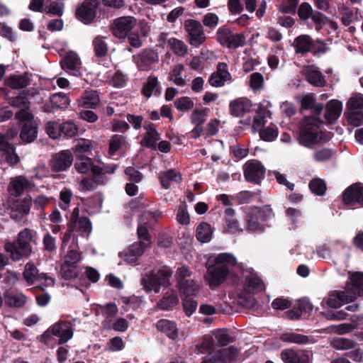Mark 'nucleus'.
Wrapping results in <instances>:
<instances>
[{
	"mask_svg": "<svg viewBox=\"0 0 363 363\" xmlns=\"http://www.w3.org/2000/svg\"><path fill=\"white\" fill-rule=\"evenodd\" d=\"M324 109L323 103L315 104L313 94L304 95L301 100L300 112L310 110L309 116H304L299 122L298 143L308 148H312L315 145L323 144L328 142L333 137L331 132L323 131L320 126L323 121L320 116Z\"/></svg>",
	"mask_w": 363,
	"mask_h": 363,
	"instance_id": "1",
	"label": "nucleus"
},
{
	"mask_svg": "<svg viewBox=\"0 0 363 363\" xmlns=\"http://www.w3.org/2000/svg\"><path fill=\"white\" fill-rule=\"evenodd\" d=\"M36 232L29 228L21 230L16 240L6 242L5 251L9 254V257L14 262L23 258H28L32 254L31 243H36Z\"/></svg>",
	"mask_w": 363,
	"mask_h": 363,
	"instance_id": "2",
	"label": "nucleus"
},
{
	"mask_svg": "<svg viewBox=\"0 0 363 363\" xmlns=\"http://www.w3.org/2000/svg\"><path fill=\"white\" fill-rule=\"evenodd\" d=\"M173 271L167 267H163L157 271H151L140 280L141 285L147 293L152 291L155 294L160 291V288H167L171 285L170 278Z\"/></svg>",
	"mask_w": 363,
	"mask_h": 363,
	"instance_id": "3",
	"label": "nucleus"
},
{
	"mask_svg": "<svg viewBox=\"0 0 363 363\" xmlns=\"http://www.w3.org/2000/svg\"><path fill=\"white\" fill-rule=\"evenodd\" d=\"M292 47L296 55H306L311 52L314 56H319L328 50L326 44L320 39L313 40L309 35L302 34L294 40Z\"/></svg>",
	"mask_w": 363,
	"mask_h": 363,
	"instance_id": "4",
	"label": "nucleus"
},
{
	"mask_svg": "<svg viewBox=\"0 0 363 363\" xmlns=\"http://www.w3.org/2000/svg\"><path fill=\"white\" fill-rule=\"evenodd\" d=\"M345 112L350 125L358 127L363 124V94L355 93L352 95L346 104Z\"/></svg>",
	"mask_w": 363,
	"mask_h": 363,
	"instance_id": "5",
	"label": "nucleus"
},
{
	"mask_svg": "<svg viewBox=\"0 0 363 363\" xmlns=\"http://www.w3.org/2000/svg\"><path fill=\"white\" fill-rule=\"evenodd\" d=\"M216 39L223 47L235 50L246 45V36L242 33H233L228 26L219 28L216 32Z\"/></svg>",
	"mask_w": 363,
	"mask_h": 363,
	"instance_id": "6",
	"label": "nucleus"
},
{
	"mask_svg": "<svg viewBox=\"0 0 363 363\" xmlns=\"http://www.w3.org/2000/svg\"><path fill=\"white\" fill-rule=\"evenodd\" d=\"M272 214L270 208H261L254 207L247 212L245 216L246 228L250 232H262L264 230L263 223L267 221Z\"/></svg>",
	"mask_w": 363,
	"mask_h": 363,
	"instance_id": "7",
	"label": "nucleus"
},
{
	"mask_svg": "<svg viewBox=\"0 0 363 363\" xmlns=\"http://www.w3.org/2000/svg\"><path fill=\"white\" fill-rule=\"evenodd\" d=\"M15 118L21 125V139L26 143L34 141L38 136V126L33 121V115L24 111L16 112Z\"/></svg>",
	"mask_w": 363,
	"mask_h": 363,
	"instance_id": "8",
	"label": "nucleus"
},
{
	"mask_svg": "<svg viewBox=\"0 0 363 363\" xmlns=\"http://www.w3.org/2000/svg\"><path fill=\"white\" fill-rule=\"evenodd\" d=\"M342 203L350 209L363 208V183L355 182L342 193Z\"/></svg>",
	"mask_w": 363,
	"mask_h": 363,
	"instance_id": "9",
	"label": "nucleus"
},
{
	"mask_svg": "<svg viewBox=\"0 0 363 363\" xmlns=\"http://www.w3.org/2000/svg\"><path fill=\"white\" fill-rule=\"evenodd\" d=\"M184 30L187 33L189 44L194 47H199L206 40L203 26L196 20L188 19L185 21Z\"/></svg>",
	"mask_w": 363,
	"mask_h": 363,
	"instance_id": "10",
	"label": "nucleus"
},
{
	"mask_svg": "<svg viewBox=\"0 0 363 363\" xmlns=\"http://www.w3.org/2000/svg\"><path fill=\"white\" fill-rule=\"evenodd\" d=\"M239 351L233 345L218 350L203 357L201 363H228L236 360Z\"/></svg>",
	"mask_w": 363,
	"mask_h": 363,
	"instance_id": "11",
	"label": "nucleus"
},
{
	"mask_svg": "<svg viewBox=\"0 0 363 363\" xmlns=\"http://www.w3.org/2000/svg\"><path fill=\"white\" fill-rule=\"evenodd\" d=\"M265 171L262 162L256 160L247 161L243 167L245 180L254 184H261L264 178Z\"/></svg>",
	"mask_w": 363,
	"mask_h": 363,
	"instance_id": "12",
	"label": "nucleus"
},
{
	"mask_svg": "<svg viewBox=\"0 0 363 363\" xmlns=\"http://www.w3.org/2000/svg\"><path fill=\"white\" fill-rule=\"evenodd\" d=\"M136 19L132 16H123L116 18L111 25L112 34L119 39L127 37L135 26Z\"/></svg>",
	"mask_w": 363,
	"mask_h": 363,
	"instance_id": "13",
	"label": "nucleus"
},
{
	"mask_svg": "<svg viewBox=\"0 0 363 363\" xmlns=\"http://www.w3.org/2000/svg\"><path fill=\"white\" fill-rule=\"evenodd\" d=\"M231 274L228 267L212 264L207 268L206 280L211 288L220 286Z\"/></svg>",
	"mask_w": 363,
	"mask_h": 363,
	"instance_id": "14",
	"label": "nucleus"
},
{
	"mask_svg": "<svg viewBox=\"0 0 363 363\" xmlns=\"http://www.w3.org/2000/svg\"><path fill=\"white\" fill-rule=\"evenodd\" d=\"M51 326L54 335L58 337V345L65 344L73 337L74 327L70 321L60 320Z\"/></svg>",
	"mask_w": 363,
	"mask_h": 363,
	"instance_id": "15",
	"label": "nucleus"
},
{
	"mask_svg": "<svg viewBox=\"0 0 363 363\" xmlns=\"http://www.w3.org/2000/svg\"><path fill=\"white\" fill-rule=\"evenodd\" d=\"M99 8V6L84 1L77 7L75 17L84 24H91L94 21L96 17Z\"/></svg>",
	"mask_w": 363,
	"mask_h": 363,
	"instance_id": "16",
	"label": "nucleus"
},
{
	"mask_svg": "<svg viewBox=\"0 0 363 363\" xmlns=\"http://www.w3.org/2000/svg\"><path fill=\"white\" fill-rule=\"evenodd\" d=\"M73 160V155L70 150H61L52 156L50 167L55 172L67 171L72 164Z\"/></svg>",
	"mask_w": 363,
	"mask_h": 363,
	"instance_id": "17",
	"label": "nucleus"
},
{
	"mask_svg": "<svg viewBox=\"0 0 363 363\" xmlns=\"http://www.w3.org/2000/svg\"><path fill=\"white\" fill-rule=\"evenodd\" d=\"M0 155L1 159L10 166H14L20 162V157L16 152L14 145L9 143L6 138L0 135Z\"/></svg>",
	"mask_w": 363,
	"mask_h": 363,
	"instance_id": "18",
	"label": "nucleus"
},
{
	"mask_svg": "<svg viewBox=\"0 0 363 363\" xmlns=\"http://www.w3.org/2000/svg\"><path fill=\"white\" fill-rule=\"evenodd\" d=\"M108 182L107 176H102L101 169L94 167L92 177H86L82 179L80 186L82 191H94L97 186L105 185Z\"/></svg>",
	"mask_w": 363,
	"mask_h": 363,
	"instance_id": "19",
	"label": "nucleus"
},
{
	"mask_svg": "<svg viewBox=\"0 0 363 363\" xmlns=\"http://www.w3.org/2000/svg\"><path fill=\"white\" fill-rule=\"evenodd\" d=\"M354 297L349 295L346 291H333L324 301L330 308H339L345 303L354 301Z\"/></svg>",
	"mask_w": 363,
	"mask_h": 363,
	"instance_id": "20",
	"label": "nucleus"
},
{
	"mask_svg": "<svg viewBox=\"0 0 363 363\" xmlns=\"http://www.w3.org/2000/svg\"><path fill=\"white\" fill-rule=\"evenodd\" d=\"M280 357L284 363H309L310 357L306 350L285 349L281 351Z\"/></svg>",
	"mask_w": 363,
	"mask_h": 363,
	"instance_id": "21",
	"label": "nucleus"
},
{
	"mask_svg": "<svg viewBox=\"0 0 363 363\" xmlns=\"http://www.w3.org/2000/svg\"><path fill=\"white\" fill-rule=\"evenodd\" d=\"M133 60L140 71H147L157 61V56L152 51L144 50L133 56Z\"/></svg>",
	"mask_w": 363,
	"mask_h": 363,
	"instance_id": "22",
	"label": "nucleus"
},
{
	"mask_svg": "<svg viewBox=\"0 0 363 363\" xmlns=\"http://www.w3.org/2000/svg\"><path fill=\"white\" fill-rule=\"evenodd\" d=\"M252 101L245 97H240L231 101L229 104L230 115L235 117H242L251 111Z\"/></svg>",
	"mask_w": 363,
	"mask_h": 363,
	"instance_id": "23",
	"label": "nucleus"
},
{
	"mask_svg": "<svg viewBox=\"0 0 363 363\" xmlns=\"http://www.w3.org/2000/svg\"><path fill=\"white\" fill-rule=\"evenodd\" d=\"M306 81L315 87H324L326 86V80L325 76L317 67L308 66L303 71Z\"/></svg>",
	"mask_w": 363,
	"mask_h": 363,
	"instance_id": "24",
	"label": "nucleus"
},
{
	"mask_svg": "<svg viewBox=\"0 0 363 363\" xmlns=\"http://www.w3.org/2000/svg\"><path fill=\"white\" fill-rule=\"evenodd\" d=\"M225 226L223 231L227 233L235 234L242 232L238 219L235 218V211L232 208H227L224 211Z\"/></svg>",
	"mask_w": 363,
	"mask_h": 363,
	"instance_id": "25",
	"label": "nucleus"
},
{
	"mask_svg": "<svg viewBox=\"0 0 363 363\" xmlns=\"http://www.w3.org/2000/svg\"><path fill=\"white\" fill-rule=\"evenodd\" d=\"M32 204V198L30 196H26L23 199H17L11 207L13 218L21 220L30 212Z\"/></svg>",
	"mask_w": 363,
	"mask_h": 363,
	"instance_id": "26",
	"label": "nucleus"
},
{
	"mask_svg": "<svg viewBox=\"0 0 363 363\" xmlns=\"http://www.w3.org/2000/svg\"><path fill=\"white\" fill-rule=\"evenodd\" d=\"M31 183L26 177L19 176L12 179L8 186V191L12 196H21L25 190L30 189Z\"/></svg>",
	"mask_w": 363,
	"mask_h": 363,
	"instance_id": "27",
	"label": "nucleus"
},
{
	"mask_svg": "<svg viewBox=\"0 0 363 363\" xmlns=\"http://www.w3.org/2000/svg\"><path fill=\"white\" fill-rule=\"evenodd\" d=\"M351 283L345 290L350 296H354V301L358 296H363V272H354L350 277Z\"/></svg>",
	"mask_w": 363,
	"mask_h": 363,
	"instance_id": "28",
	"label": "nucleus"
},
{
	"mask_svg": "<svg viewBox=\"0 0 363 363\" xmlns=\"http://www.w3.org/2000/svg\"><path fill=\"white\" fill-rule=\"evenodd\" d=\"M60 65L65 71L71 73L72 75L76 77L82 75L79 70L80 59L77 55L69 54L66 55L61 60Z\"/></svg>",
	"mask_w": 363,
	"mask_h": 363,
	"instance_id": "29",
	"label": "nucleus"
},
{
	"mask_svg": "<svg viewBox=\"0 0 363 363\" xmlns=\"http://www.w3.org/2000/svg\"><path fill=\"white\" fill-rule=\"evenodd\" d=\"M149 247L147 245H144V242H135L127 250L123 252L124 260L128 263H135L138 257L143 255L145 249Z\"/></svg>",
	"mask_w": 363,
	"mask_h": 363,
	"instance_id": "30",
	"label": "nucleus"
},
{
	"mask_svg": "<svg viewBox=\"0 0 363 363\" xmlns=\"http://www.w3.org/2000/svg\"><path fill=\"white\" fill-rule=\"evenodd\" d=\"M30 79L28 72H24L23 74H11L4 80V85L13 89H20L29 85Z\"/></svg>",
	"mask_w": 363,
	"mask_h": 363,
	"instance_id": "31",
	"label": "nucleus"
},
{
	"mask_svg": "<svg viewBox=\"0 0 363 363\" xmlns=\"http://www.w3.org/2000/svg\"><path fill=\"white\" fill-rule=\"evenodd\" d=\"M100 103L99 93L96 90L87 89L83 93L79 100V106L94 109Z\"/></svg>",
	"mask_w": 363,
	"mask_h": 363,
	"instance_id": "32",
	"label": "nucleus"
},
{
	"mask_svg": "<svg viewBox=\"0 0 363 363\" xmlns=\"http://www.w3.org/2000/svg\"><path fill=\"white\" fill-rule=\"evenodd\" d=\"M179 303V297L174 290L165 292L157 303V307L162 311H172Z\"/></svg>",
	"mask_w": 363,
	"mask_h": 363,
	"instance_id": "33",
	"label": "nucleus"
},
{
	"mask_svg": "<svg viewBox=\"0 0 363 363\" xmlns=\"http://www.w3.org/2000/svg\"><path fill=\"white\" fill-rule=\"evenodd\" d=\"M156 328L172 340H176L178 337L177 324L172 320L160 319L156 323Z\"/></svg>",
	"mask_w": 363,
	"mask_h": 363,
	"instance_id": "34",
	"label": "nucleus"
},
{
	"mask_svg": "<svg viewBox=\"0 0 363 363\" xmlns=\"http://www.w3.org/2000/svg\"><path fill=\"white\" fill-rule=\"evenodd\" d=\"M342 103L337 100L330 102L324 113V118L328 123L332 124L338 119L342 113Z\"/></svg>",
	"mask_w": 363,
	"mask_h": 363,
	"instance_id": "35",
	"label": "nucleus"
},
{
	"mask_svg": "<svg viewBox=\"0 0 363 363\" xmlns=\"http://www.w3.org/2000/svg\"><path fill=\"white\" fill-rule=\"evenodd\" d=\"M213 229L211 225L205 221H202L196 227V238L202 243H206L212 239Z\"/></svg>",
	"mask_w": 363,
	"mask_h": 363,
	"instance_id": "36",
	"label": "nucleus"
},
{
	"mask_svg": "<svg viewBox=\"0 0 363 363\" xmlns=\"http://www.w3.org/2000/svg\"><path fill=\"white\" fill-rule=\"evenodd\" d=\"M72 149L77 157H88V155L91 154L92 142L88 139L79 138L76 140Z\"/></svg>",
	"mask_w": 363,
	"mask_h": 363,
	"instance_id": "37",
	"label": "nucleus"
},
{
	"mask_svg": "<svg viewBox=\"0 0 363 363\" xmlns=\"http://www.w3.org/2000/svg\"><path fill=\"white\" fill-rule=\"evenodd\" d=\"M4 301L7 306L13 308L23 307L26 301V296L23 294H14L13 292L6 291L4 294Z\"/></svg>",
	"mask_w": 363,
	"mask_h": 363,
	"instance_id": "38",
	"label": "nucleus"
},
{
	"mask_svg": "<svg viewBox=\"0 0 363 363\" xmlns=\"http://www.w3.org/2000/svg\"><path fill=\"white\" fill-rule=\"evenodd\" d=\"M39 271L33 262H28L23 272V277L28 285H33L35 281H40Z\"/></svg>",
	"mask_w": 363,
	"mask_h": 363,
	"instance_id": "39",
	"label": "nucleus"
},
{
	"mask_svg": "<svg viewBox=\"0 0 363 363\" xmlns=\"http://www.w3.org/2000/svg\"><path fill=\"white\" fill-rule=\"evenodd\" d=\"M285 215L290 225L289 228L291 230H296L301 222L302 211L300 209L289 207L285 210Z\"/></svg>",
	"mask_w": 363,
	"mask_h": 363,
	"instance_id": "40",
	"label": "nucleus"
},
{
	"mask_svg": "<svg viewBox=\"0 0 363 363\" xmlns=\"http://www.w3.org/2000/svg\"><path fill=\"white\" fill-rule=\"evenodd\" d=\"M77 160L74 163L76 170L81 174H87L91 172L93 174L94 167H99L98 165L94 164L93 160L89 157H77Z\"/></svg>",
	"mask_w": 363,
	"mask_h": 363,
	"instance_id": "41",
	"label": "nucleus"
},
{
	"mask_svg": "<svg viewBox=\"0 0 363 363\" xmlns=\"http://www.w3.org/2000/svg\"><path fill=\"white\" fill-rule=\"evenodd\" d=\"M213 334L216 340V344H215V345L217 347H225L229 343L235 341L234 337L228 334V331L226 328L217 329Z\"/></svg>",
	"mask_w": 363,
	"mask_h": 363,
	"instance_id": "42",
	"label": "nucleus"
},
{
	"mask_svg": "<svg viewBox=\"0 0 363 363\" xmlns=\"http://www.w3.org/2000/svg\"><path fill=\"white\" fill-rule=\"evenodd\" d=\"M179 291L183 294L185 297L195 296L199 291V286L196 282L191 279L189 281H182L177 284Z\"/></svg>",
	"mask_w": 363,
	"mask_h": 363,
	"instance_id": "43",
	"label": "nucleus"
},
{
	"mask_svg": "<svg viewBox=\"0 0 363 363\" xmlns=\"http://www.w3.org/2000/svg\"><path fill=\"white\" fill-rule=\"evenodd\" d=\"M215 347V342L213 336L206 335L200 343L196 345V352L197 354L211 353L210 352L213 350Z\"/></svg>",
	"mask_w": 363,
	"mask_h": 363,
	"instance_id": "44",
	"label": "nucleus"
},
{
	"mask_svg": "<svg viewBox=\"0 0 363 363\" xmlns=\"http://www.w3.org/2000/svg\"><path fill=\"white\" fill-rule=\"evenodd\" d=\"M244 286L246 289H259L263 284L262 280L252 270L244 276Z\"/></svg>",
	"mask_w": 363,
	"mask_h": 363,
	"instance_id": "45",
	"label": "nucleus"
},
{
	"mask_svg": "<svg viewBox=\"0 0 363 363\" xmlns=\"http://www.w3.org/2000/svg\"><path fill=\"white\" fill-rule=\"evenodd\" d=\"M93 46L95 55L97 57L101 58L106 56L108 51V47L104 40V37H96L93 40Z\"/></svg>",
	"mask_w": 363,
	"mask_h": 363,
	"instance_id": "46",
	"label": "nucleus"
},
{
	"mask_svg": "<svg viewBox=\"0 0 363 363\" xmlns=\"http://www.w3.org/2000/svg\"><path fill=\"white\" fill-rule=\"evenodd\" d=\"M158 86V79L157 77L153 75L150 76L147 78V82L143 85L141 93L146 98H150L153 91L155 90V93L158 92V94H160V91L157 89V86Z\"/></svg>",
	"mask_w": 363,
	"mask_h": 363,
	"instance_id": "47",
	"label": "nucleus"
},
{
	"mask_svg": "<svg viewBox=\"0 0 363 363\" xmlns=\"http://www.w3.org/2000/svg\"><path fill=\"white\" fill-rule=\"evenodd\" d=\"M281 340L285 342L296 344H306L309 342V337L308 336L295 333H283L281 335Z\"/></svg>",
	"mask_w": 363,
	"mask_h": 363,
	"instance_id": "48",
	"label": "nucleus"
},
{
	"mask_svg": "<svg viewBox=\"0 0 363 363\" xmlns=\"http://www.w3.org/2000/svg\"><path fill=\"white\" fill-rule=\"evenodd\" d=\"M167 44L170 49L177 56H184L187 52V46L182 40H180L177 38H169L167 41Z\"/></svg>",
	"mask_w": 363,
	"mask_h": 363,
	"instance_id": "49",
	"label": "nucleus"
},
{
	"mask_svg": "<svg viewBox=\"0 0 363 363\" xmlns=\"http://www.w3.org/2000/svg\"><path fill=\"white\" fill-rule=\"evenodd\" d=\"M60 275L65 280L69 281L74 279L79 276L78 267L62 263L60 267Z\"/></svg>",
	"mask_w": 363,
	"mask_h": 363,
	"instance_id": "50",
	"label": "nucleus"
},
{
	"mask_svg": "<svg viewBox=\"0 0 363 363\" xmlns=\"http://www.w3.org/2000/svg\"><path fill=\"white\" fill-rule=\"evenodd\" d=\"M237 263L236 258L229 253H220L214 259V264L220 267H234Z\"/></svg>",
	"mask_w": 363,
	"mask_h": 363,
	"instance_id": "51",
	"label": "nucleus"
},
{
	"mask_svg": "<svg viewBox=\"0 0 363 363\" xmlns=\"http://www.w3.org/2000/svg\"><path fill=\"white\" fill-rule=\"evenodd\" d=\"M78 127L71 121L60 123V137L72 138L77 135Z\"/></svg>",
	"mask_w": 363,
	"mask_h": 363,
	"instance_id": "52",
	"label": "nucleus"
},
{
	"mask_svg": "<svg viewBox=\"0 0 363 363\" xmlns=\"http://www.w3.org/2000/svg\"><path fill=\"white\" fill-rule=\"evenodd\" d=\"M9 103L12 106L20 109L18 112L24 111L29 113L30 101L26 96L20 94L16 97H13L10 99Z\"/></svg>",
	"mask_w": 363,
	"mask_h": 363,
	"instance_id": "53",
	"label": "nucleus"
},
{
	"mask_svg": "<svg viewBox=\"0 0 363 363\" xmlns=\"http://www.w3.org/2000/svg\"><path fill=\"white\" fill-rule=\"evenodd\" d=\"M160 139V135L158 132L156 133H146L143 139L141 140L140 144L142 146L152 150H157V142Z\"/></svg>",
	"mask_w": 363,
	"mask_h": 363,
	"instance_id": "54",
	"label": "nucleus"
},
{
	"mask_svg": "<svg viewBox=\"0 0 363 363\" xmlns=\"http://www.w3.org/2000/svg\"><path fill=\"white\" fill-rule=\"evenodd\" d=\"M174 106L180 112H188L194 108V103L189 97L182 96L174 101Z\"/></svg>",
	"mask_w": 363,
	"mask_h": 363,
	"instance_id": "55",
	"label": "nucleus"
},
{
	"mask_svg": "<svg viewBox=\"0 0 363 363\" xmlns=\"http://www.w3.org/2000/svg\"><path fill=\"white\" fill-rule=\"evenodd\" d=\"M69 99L65 94H54L50 96V103L57 108H65L69 105Z\"/></svg>",
	"mask_w": 363,
	"mask_h": 363,
	"instance_id": "56",
	"label": "nucleus"
},
{
	"mask_svg": "<svg viewBox=\"0 0 363 363\" xmlns=\"http://www.w3.org/2000/svg\"><path fill=\"white\" fill-rule=\"evenodd\" d=\"M184 69V66L182 64H178L174 67L170 73L169 79L172 81L176 85L183 86L185 85V80L181 77L182 72Z\"/></svg>",
	"mask_w": 363,
	"mask_h": 363,
	"instance_id": "57",
	"label": "nucleus"
},
{
	"mask_svg": "<svg viewBox=\"0 0 363 363\" xmlns=\"http://www.w3.org/2000/svg\"><path fill=\"white\" fill-rule=\"evenodd\" d=\"M209 109L208 108L194 109L191 115V122L193 124L203 125Z\"/></svg>",
	"mask_w": 363,
	"mask_h": 363,
	"instance_id": "58",
	"label": "nucleus"
},
{
	"mask_svg": "<svg viewBox=\"0 0 363 363\" xmlns=\"http://www.w3.org/2000/svg\"><path fill=\"white\" fill-rule=\"evenodd\" d=\"M298 2L299 0H281L278 9L284 14H294Z\"/></svg>",
	"mask_w": 363,
	"mask_h": 363,
	"instance_id": "59",
	"label": "nucleus"
},
{
	"mask_svg": "<svg viewBox=\"0 0 363 363\" xmlns=\"http://www.w3.org/2000/svg\"><path fill=\"white\" fill-rule=\"evenodd\" d=\"M309 189L315 194L322 196L326 191V184L324 180L317 178L309 182Z\"/></svg>",
	"mask_w": 363,
	"mask_h": 363,
	"instance_id": "60",
	"label": "nucleus"
},
{
	"mask_svg": "<svg viewBox=\"0 0 363 363\" xmlns=\"http://www.w3.org/2000/svg\"><path fill=\"white\" fill-rule=\"evenodd\" d=\"M335 152L330 148H322L315 151L313 154V157L316 162H322L330 160Z\"/></svg>",
	"mask_w": 363,
	"mask_h": 363,
	"instance_id": "61",
	"label": "nucleus"
},
{
	"mask_svg": "<svg viewBox=\"0 0 363 363\" xmlns=\"http://www.w3.org/2000/svg\"><path fill=\"white\" fill-rule=\"evenodd\" d=\"M322 315L328 320H342L348 319L349 314L345 310L333 311L331 310L322 312Z\"/></svg>",
	"mask_w": 363,
	"mask_h": 363,
	"instance_id": "62",
	"label": "nucleus"
},
{
	"mask_svg": "<svg viewBox=\"0 0 363 363\" xmlns=\"http://www.w3.org/2000/svg\"><path fill=\"white\" fill-rule=\"evenodd\" d=\"M278 129L276 126L269 125L259 131V137L262 140L271 142L277 138Z\"/></svg>",
	"mask_w": 363,
	"mask_h": 363,
	"instance_id": "63",
	"label": "nucleus"
},
{
	"mask_svg": "<svg viewBox=\"0 0 363 363\" xmlns=\"http://www.w3.org/2000/svg\"><path fill=\"white\" fill-rule=\"evenodd\" d=\"M255 192L250 191H242L237 194L233 199L235 200L238 204H246L250 203L256 197Z\"/></svg>",
	"mask_w": 363,
	"mask_h": 363,
	"instance_id": "64",
	"label": "nucleus"
}]
</instances>
